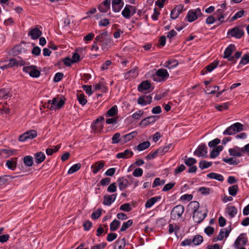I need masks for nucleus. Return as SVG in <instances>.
Returning <instances> with one entry per match:
<instances>
[{
    "label": "nucleus",
    "mask_w": 249,
    "mask_h": 249,
    "mask_svg": "<svg viewBox=\"0 0 249 249\" xmlns=\"http://www.w3.org/2000/svg\"><path fill=\"white\" fill-rule=\"evenodd\" d=\"M113 44L111 36L108 34L107 31H103L95 38L91 50L97 52L99 50V45H100L101 47V49L103 51L106 52Z\"/></svg>",
    "instance_id": "obj_1"
},
{
    "label": "nucleus",
    "mask_w": 249,
    "mask_h": 249,
    "mask_svg": "<svg viewBox=\"0 0 249 249\" xmlns=\"http://www.w3.org/2000/svg\"><path fill=\"white\" fill-rule=\"evenodd\" d=\"M243 125L240 123H236L228 127L223 133V135H232L243 129Z\"/></svg>",
    "instance_id": "obj_2"
},
{
    "label": "nucleus",
    "mask_w": 249,
    "mask_h": 249,
    "mask_svg": "<svg viewBox=\"0 0 249 249\" xmlns=\"http://www.w3.org/2000/svg\"><path fill=\"white\" fill-rule=\"evenodd\" d=\"M169 74L166 70L160 69L158 70L155 74L152 75L153 80L157 82H161L168 78Z\"/></svg>",
    "instance_id": "obj_3"
},
{
    "label": "nucleus",
    "mask_w": 249,
    "mask_h": 249,
    "mask_svg": "<svg viewBox=\"0 0 249 249\" xmlns=\"http://www.w3.org/2000/svg\"><path fill=\"white\" fill-rule=\"evenodd\" d=\"M23 71L28 73L32 77L37 78L40 75V71L34 65L24 67Z\"/></svg>",
    "instance_id": "obj_4"
},
{
    "label": "nucleus",
    "mask_w": 249,
    "mask_h": 249,
    "mask_svg": "<svg viewBox=\"0 0 249 249\" xmlns=\"http://www.w3.org/2000/svg\"><path fill=\"white\" fill-rule=\"evenodd\" d=\"M202 13L199 8H197L195 10H189L186 18L188 21L192 22L196 20L199 16H202Z\"/></svg>",
    "instance_id": "obj_5"
},
{
    "label": "nucleus",
    "mask_w": 249,
    "mask_h": 249,
    "mask_svg": "<svg viewBox=\"0 0 249 249\" xmlns=\"http://www.w3.org/2000/svg\"><path fill=\"white\" fill-rule=\"evenodd\" d=\"M207 212L199 210L193 213V219L196 223H200L202 222L207 215Z\"/></svg>",
    "instance_id": "obj_6"
},
{
    "label": "nucleus",
    "mask_w": 249,
    "mask_h": 249,
    "mask_svg": "<svg viewBox=\"0 0 249 249\" xmlns=\"http://www.w3.org/2000/svg\"><path fill=\"white\" fill-rule=\"evenodd\" d=\"M104 120L103 117H100L96 119L92 124L91 127L94 133H97L101 131L103 128V124L102 122Z\"/></svg>",
    "instance_id": "obj_7"
},
{
    "label": "nucleus",
    "mask_w": 249,
    "mask_h": 249,
    "mask_svg": "<svg viewBox=\"0 0 249 249\" xmlns=\"http://www.w3.org/2000/svg\"><path fill=\"white\" fill-rule=\"evenodd\" d=\"M184 211V208L181 205H178L172 209L171 212V217L173 219L179 218Z\"/></svg>",
    "instance_id": "obj_8"
},
{
    "label": "nucleus",
    "mask_w": 249,
    "mask_h": 249,
    "mask_svg": "<svg viewBox=\"0 0 249 249\" xmlns=\"http://www.w3.org/2000/svg\"><path fill=\"white\" fill-rule=\"evenodd\" d=\"M244 35V32L243 29L238 27H235L228 32V35H230L231 36L236 38H241Z\"/></svg>",
    "instance_id": "obj_9"
},
{
    "label": "nucleus",
    "mask_w": 249,
    "mask_h": 249,
    "mask_svg": "<svg viewBox=\"0 0 249 249\" xmlns=\"http://www.w3.org/2000/svg\"><path fill=\"white\" fill-rule=\"evenodd\" d=\"M52 103L53 105H51L50 107H48V108L51 110L60 109L65 104V102L63 100H59L57 98H53Z\"/></svg>",
    "instance_id": "obj_10"
},
{
    "label": "nucleus",
    "mask_w": 249,
    "mask_h": 249,
    "mask_svg": "<svg viewBox=\"0 0 249 249\" xmlns=\"http://www.w3.org/2000/svg\"><path fill=\"white\" fill-rule=\"evenodd\" d=\"M235 47L233 44H231L228 47H227L226 50H225L224 53L223 57L224 58L228 59V60L230 62V61H233L234 59L231 56V54L234 51Z\"/></svg>",
    "instance_id": "obj_11"
},
{
    "label": "nucleus",
    "mask_w": 249,
    "mask_h": 249,
    "mask_svg": "<svg viewBox=\"0 0 249 249\" xmlns=\"http://www.w3.org/2000/svg\"><path fill=\"white\" fill-rule=\"evenodd\" d=\"M159 118V116H150L142 119L139 124L140 125L146 126L150 124L155 122Z\"/></svg>",
    "instance_id": "obj_12"
},
{
    "label": "nucleus",
    "mask_w": 249,
    "mask_h": 249,
    "mask_svg": "<svg viewBox=\"0 0 249 249\" xmlns=\"http://www.w3.org/2000/svg\"><path fill=\"white\" fill-rule=\"evenodd\" d=\"M184 6L181 4L177 5L171 11L170 17L173 19H176L182 12Z\"/></svg>",
    "instance_id": "obj_13"
},
{
    "label": "nucleus",
    "mask_w": 249,
    "mask_h": 249,
    "mask_svg": "<svg viewBox=\"0 0 249 249\" xmlns=\"http://www.w3.org/2000/svg\"><path fill=\"white\" fill-rule=\"evenodd\" d=\"M42 34V31L38 28L36 27L30 30L28 33V36H30L32 39L36 40L40 37Z\"/></svg>",
    "instance_id": "obj_14"
},
{
    "label": "nucleus",
    "mask_w": 249,
    "mask_h": 249,
    "mask_svg": "<svg viewBox=\"0 0 249 249\" xmlns=\"http://www.w3.org/2000/svg\"><path fill=\"white\" fill-rule=\"evenodd\" d=\"M207 146L205 144H201L194 152V155L198 157L204 156L207 154Z\"/></svg>",
    "instance_id": "obj_15"
},
{
    "label": "nucleus",
    "mask_w": 249,
    "mask_h": 249,
    "mask_svg": "<svg viewBox=\"0 0 249 249\" xmlns=\"http://www.w3.org/2000/svg\"><path fill=\"white\" fill-rule=\"evenodd\" d=\"M117 194L106 195L104 196L103 204L107 206L110 205L116 199Z\"/></svg>",
    "instance_id": "obj_16"
},
{
    "label": "nucleus",
    "mask_w": 249,
    "mask_h": 249,
    "mask_svg": "<svg viewBox=\"0 0 249 249\" xmlns=\"http://www.w3.org/2000/svg\"><path fill=\"white\" fill-rule=\"evenodd\" d=\"M248 242L247 238L244 236L243 233L241 234L236 239L234 242L235 247L238 249L239 246H245Z\"/></svg>",
    "instance_id": "obj_17"
},
{
    "label": "nucleus",
    "mask_w": 249,
    "mask_h": 249,
    "mask_svg": "<svg viewBox=\"0 0 249 249\" xmlns=\"http://www.w3.org/2000/svg\"><path fill=\"white\" fill-rule=\"evenodd\" d=\"M105 162L103 160L95 162L91 166L93 173L97 174L101 169L103 168Z\"/></svg>",
    "instance_id": "obj_18"
},
{
    "label": "nucleus",
    "mask_w": 249,
    "mask_h": 249,
    "mask_svg": "<svg viewBox=\"0 0 249 249\" xmlns=\"http://www.w3.org/2000/svg\"><path fill=\"white\" fill-rule=\"evenodd\" d=\"M137 132L135 131L124 135L121 138V142L123 144L135 138L137 135Z\"/></svg>",
    "instance_id": "obj_19"
},
{
    "label": "nucleus",
    "mask_w": 249,
    "mask_h": 249,
    "mask_svg": "<svg viewBox=\"0 0 249 249\" xmlns=\"http://www.w3.org/2000/svg\"><path fill=\"white\" fill-rule=\"evenodd\" d=\"M110 0H105L99 5L98 7V9L101 12L106 13L110 9Z\"/></svg>",
    "instance_id": "obj_20"
},
{
    "label": "nucleus",
    "mask_w": 249,
    "mask_h": 249,
    "mask_svg": "<svg viewBox=\"0 0 249 249\" xmlns=\"http://www.w3.org/2000/svg\"><path fill=\"white\" fill-rule=\"evenodd\" d=\"M133 6L130 5H126L124 10L122 11V14L126 19L130 18L131 16V10Z\"/></svg>",
    "instance_id": "obj_21"
},
{
    "label": "nucleus",
    "mask_w": 249,
    "mask_h": 249,
    "mask_svg": "<svg viewBox=\"0 0 249 249\" xmlns=\"http://www.w3.org/2000/svg\"><path fill=\"white\" fill-rule=\"evenodd\" d=\"M229 152L230 155L234 157H240L243 155L242 148H240L238 147L229 149Z\"/></svg>",
    "instance_id": "obj_22"
},
{
    "label": "nucleus",
    "mask_w": 249,
    "mask_h": 249,
    "mask_svg": "<svg viewBox=\"0 0 249 249\" xmlns=\"http://www.w3.org/2000/svg\"><path fill=\"white\" fill-rule=\"evenodd\" d=\"M133 153L132 151L126 149L124 152L119 153L116 155V158L118 159H127L132 157Z\"/></svg>",
    "instance_id": "obj_23"
},
{
    "label": "nucleus",
    "mask_w": 249,
    "mask_h": 249,
    "mask_svg": "<svg viewBox=\"0 0 249 249\" xmlns=\"http://www.w3.org/2000/svg\"><path fill=\"white\" fill-rule=\"evenodd\" d=\"M151 87V84L148 80L142 82L138 87V90L140 92H142L143 90H147Z\"/></svg>",
    "instance_id": "obj_24"
},
{
    "label": "nucleus",
    "mask_w": 249,
    "mask_h": 249,
    "mask_svg": "<svg viewBox=\"0 0 249 249\" xmlns=\"http://www.w3.org/2000/svg\"><path fill=\"white\" fill-rule=\"evenodd\" d=\"M35 162L39 164L42 162L45 159V155L44 153L39 152L34 154Z\"/></svg>",
    "instance_id": "obj_25"
},
{
    "label": "nucleus",
    "mask_w": 249,
    "mask_h": 249,
    "mask_svg": "<svg viewBox=\"0 0 249 249\" xmlns=\"http://www.w3.org/2000/svg\"><path fill=\"white\" fill-rule=\"evenodd\" d=\"M161 199V196H156L149 199L145 204V207L146 208H151L156 202Z\"/></svg>",
    "instance_id": "obj_26"
},
{
    "label": "nucleus",
    "mask_w": 249,
    "mask_h": 249,
    "mask_svg": "<svg viewBox=\"0 0 249 249\" xmlns=\"http://www.w3.org/2000/svg\"><path fill=\"white\" fill-rule=\"evenodd\" d=\"M118 184L119 189L121 190H123L127 187L128 184V181L127 179L124 178H119L118 180Z\"/></svg>",
    "instance_id": "obj_27"
},
{
    "label": "nucleus",
    "mask_w": 249,
    "mask_h": 249,
    "mask_svg": "<svg viewBox=\"0 0 249 249\" xmlns=\"http://www.w3.org/2000/svg\"><path fill=\"white\" fill-rule=\"evenodd\" d=\"M17 158H13L10 160H8L6 161V165L9 169L12 170H14L17 166Z\"/></svg>",
    "instance_id": "obj_28"
},
{
    "label": "nucleus",
    "mask_w": 249,
    "mask_h": 249,
    "mask_svg": "<svg viewBox=\"0 0 249 249\" xmlns=\"http://www.w3.org/2000/svg\"><path fill=\"white\" fill-rule=\"evenodd\" d=\"M178 60L175 59H171L166 61L164 63V66L169 69H173L174 68L176 67L178 65Z\"/></svg>",
    "instance_id": "obj_29"
},
{
    "label": "nucleus",
    "mask_w": 249,
    "mask_h": 249,
    "mask_svg": "<svg viewBox=\"0 0 249 249\" xmlns=\"http://www.w3.org/2000/svg\"><path fill=\"white\" fill-rule=\"evenodd\" d=\"M223 147L221 145L217 146L216 148H213L210 153V158L213 159L216 157L219 154L220 152L223 150Z\"/></svg>",
    "instance_id": "obj_30"
},
{
    "label": "nucleus",
    "mask_w": 249,
    "mask_h": 249,
    "mask_svg": "<svg viewBox=\"0 0 249 249\" xmlns=\"http://www.w3.org/2000/svg\"><path fill=\"white\" fill-rule=\"evenodd\" d=\"M207 176L210 178L215 179L220 181H223L224 180V178L222 175L215 173L212 172L209 173Z\"/></svg>",
    "instance_id": "obj_31"
},
{
    "label": "nucleus",
    "mask_w": 249,
    "mask_h": 249,
    "mask_svg": "<svg viewBox=\"0 0 249 249\" xmlns=\"http://www.w3.org/2000/svg\"><path fill=\"white\" fill-rule=\"evenodd\" d=\"M173 146L172 143H170L168 145L164 147H160L159 148L160 150V154L161 155H163L164 154L169 152L173 150Z\"/></svg>",
    "instance_id": "obj_32"
},
{
    "label": "nucleus",
    "mask_w": 249,
    "mask_h": 249,
    "mask_svg": "<svg viewBox=\"0 0 249 249\" xmlns=\"http://www.w3.org/2000/svg\"><path fill=\"white\" fill-rule=\"evenodd\" d=\"M23 162L27 166L30 167L33 164V158L31 156H26L24 157Z\"/></svg>",
    "instance_id": "obj_33"
},
{
    "label": "nucleus",
    "mask_w": 249,
    "mask_h": 249,
    "mask_svg": "<svg viewBox=\"0 0 249 249\" xmlns=\"http://www.w3.org/2000/svg\"><path fill=\"white\" fill-rule=\"evenodd\" d=\"M150 146V142L149 141H145L140 143L137 146L138 151H142L148 148Z\"/></svg>",
    "instance_id": "obj_34"
},
{
    "label": "nucleus",
    "mask_w": 249,
    "mask_h": 249,
    "mask_svg": "<svg viewBox=\"0 0 249 249\" xmlns=\"http://www.w3.org/2000/svg\"><path fill=\"white\" fill-rule=\"evenodd\" d=\"M188 207L191 209L193 213L195 212L199 211L198 208L199 207V204L197 201H192L189 204Z\"/></svg>",
    "instance_id": "obj_35"
},
{
    "label": "nucleus",
    "mask_w": 249,
    "mask_h": 249,
    "mask_svg": "<svg viewBox=\"0 0 249 249\" xmlns=\"http://www.w3.org/2000/svg\"><path fill=\"white\" fill-rule=\"evenodd\" d=\"M237 213V209L234 206H229L228 208V213L229 216L232 218L235 216V215Z\"/></svg>",
    "instance_id": "obj_36"
},
{
    "label": "nucleus",
    "mask_w": 249,
    "mask_h": 249,
    "mask_svg": "<svg viewBox=\"0 0 249 249\" xmlns=\"http://www.w3.org/2000/svg\"><path fill=\"white\" fill-rule=\"evenodd\" d=\"M81 167V164L80 163H76L73 165L69 170L68 173L69 174H73L78 170H79Z\"/></svg>",
    "instance_id": "obj_37"
},
{
    "label": "nucleus",
    "mask_w": 249,
    "mask_h": 249,
    "mask_svg": "<svg viewBox=\"0 0 249 249\" xmlns=\"http://www.w3.org/2000/svg\"><path fill=\"white\" fill-rule=\"evenodd\" d=\"M238 187L237 185H233L228 188L229 193L232 196H235L238 192Z\"/></svg>",
    "instance_id": "obj_38"
},
{
    "label": "nucleus",
    "mask_w": 249,
    "mask_h": 249,
    "mask_svg": "<svg viewBox=\"0 0 249 249\" xmlns=\"http://www.w3.org/2000/svg\"><path fill=\"white\" fill-rule=\"evenodd\" d=\"M223 160L231 165H237L239 163V160L233 158H224Z\"/></svg>",
    "instance_id": "obj_39"
},
{
    "label": "nucleus",
    "mask_w": 249,
    "mask_h": 249,
    "mask_svg": "<svg viewBox=\"0 0 249 249\" xmlns=\"http://www.w3.org/2000/svg\"><path fill=\"white\" fill-rule=\"evenodd\" d=\"M117 107L114 105L107 111V114L108 116L113 117L117 113Z\"/></svg>",
    "instance_id": "obj_40"
},
{
    "label": "nucleus",
    "mask_w": 249,
    "mask_h": 249,
    "mask_svg": "<svg viewBox=\"0 0 249 249\" xmlns=\"http://www.w3.org/2000/svg\"><path fill=\"white\" fill-rule=\"evenodd\" d=\"M120 225V221L114 220L110 224V230L112 231H116Z\"/></svg>",
    "instance_id": "obj_41"
},
{
    "label": "nucleus",
    "mask_w": 249,
    "mask_h": 249,
    "mask_svg": "<svg viewBox=\"0 0 249 249\" xmlns=\"http://www.w3.org/2000/svg\"><path fill=\"white\" fill-rule=\"evenodd\" d=\"M132 224H133V220L131 219L128 220L126 222H124L123 224V225L120 230V231H125L127 229L129 228L132 225Z\"/></svg>",
    "instance_id": "obj_42"
},
{
    "label": "nucleus",
    "mask_w": 249,
    "mask_h": 249,
    "mask_svg": "<svg viewBox=\"0 0 249 249\" xmlns=\"http://www.w3.org/2000/svg\"><path fill=\"white\" fill-rule=\"evenodd\" d=\"M160 154V150L158 149H157L154 152H150L145 157L146 159L147 160H150L151 159H153L157 157Z\"/></svg>",
    "instance_id": "obj_43"
},
{
    "label": "nucleus",
    "mask_w": 249,
    "mask_h": 249,
    "mask_svg": "<svg viewBox=\"0 0 249 249\" xmlns=\"http://www.w3.org/2000/svg\"><path fill=\"white\" fill-rule=\"evenodd\" d=\"M212 165L211 162H208L206 160H201L199 164V167L201 170L208 168Z\"/></svg>",
    "instance_id": "obj_44"
},
{
    "label": "nucleus",
    "mask_w": 249,
    "mask_h": 249,
    "mask_svg": "<svg viewBox=\"0 0 249 249\" xmlns=\"http://www.w3.org/2000/svg\"><path fill=\"white\" fill-rule=\"evenodd\" d=\"M203 238L202 236L197 235L194 236L192 241L195 245H198L203 242Z\"/></svg>",
    "instance_id": "obj_45"
},
{
    "label": "nucleus",
    "mask_w": 249,
    "mask_h": 249,
    "mask_svg": "<svg viewBox=\"0 0 249 249\" xmlns=\"http://www.w3.org/2000/svg\"><path fill=\"white\" fill-rule=\"evenodd\" d=\"M26 133L28 134L27 136L28 139H33L35 138L37 135L36 131L35 130H30L27 131L26 132Z\"/></svg>",
    "instance_id": "obj_46"
},
{
    "label": "nucleus",
    "mask_w": 249,
    "mask_h": 249,
    "mask_svg": "<svg viewBox=\"0 0 249 249\" xmlns=\"http://www.w3.org/2000/svg\"><path fill=\"white\" fill-rule=\"evenodd\" d=\"M120 209L121 211H123L126 212H130L132 210V208L130 206L129 203H126L122 204L120 207Z\"/></svg>",
    "instance_id": "obj_47"
},
{
    "label": "nucleus",
    "mask_w": 249,
    "mask_h": 249,
    "mask_svg": "<svg viewBox=\"0 0 249 249\" xmlns=\"http://www.w3.org/2000/svg\"><path fill=\"white\" fill-rule=\"evenodd\" d=\"M249 63V53L243 55L241 59L239 64L245 65Z\"/></svg>",
    "instance_id": "obj_48"
},
{
    "label": "nucleus",
    "mask_w": 249,
    "mask_h": 249,
    "mask_svg": "<svg viewBox=\"0 0 249 249\" xmlns=\"http://www.w3.org/2000/svg\"><path fill=\"white\" fill-rule=\"evenodd\" d=\"M218 64V61H215L211 63L210 65H208L206 69L207 71L209 72L212 71L213 70H214Z\"/></svg>",
    "instance_id": "obj_49"
},
{
    "label": "nucleus",
    "mask_w": 249,
    "mask_h": 249,
    "mask_svg": "<svg viewBox=\"0 0 249 249\" xmlns=\"http://www.w3.org/2000/svg\"><path fill=\"white\" fill-rule=\"evenodd\" d=\"M102 209H98L96 211L94 212L91 215V217L92 219H97L100 217L102 214Z\"/></svg>",
    "instance_id": "obj_50"
},
{
    "label": "nucleus",
    "mask_w": 249,
    "mask_h": 249,
    "mask_svg": "<svg viewBox=\"0 0 249 249\" xmlns=\"http://www.w3.org/2000/svg\"><path fill=\"white\" fill-rule=\"evenodd\" d=\"M245 11L244 10H241L239 11H238L231 19L230 21H233L236 19H237L238 18H240L242 17Z\"/></svg>",
    "instance_id": "obj_51"
},
{
    "label": "nucleus",
    "mask_w": 249,
    "mask_h": 249,
    "mask_svg": "<svg viewBox=\"0 0 249 249\" xmlns=\"http://www.w3.org/2000/svg\"><path fill=\"white\" fill-rule=\"evenodd\" d=\"M215 108L219 111H222L223 110H226L228 109L229 108V103H225L221 105H217L215 106Z\"/></svg>",
    "instance_id": "obj_52"
},
{
    "label": "nucleus",
    "mask_w": 249,
    "mask_h": 249,
    "mask_svg": "<svg viewBox=\"0 0 249 249\" xmlns=\"http://www.w3.org/2000/svg\"><path fill=\"white\" fill-rule=\"evenodd\" d=\"M120 134L119 133H115L112 137V143L113 144L118 143L121 142Z\"/></svg>",
    "instance_id": "obj_53"
},
{
    "label": "nucleus",
    "mask_w": 249,
    "mask_h": 249,
    "mask_svg": "<svg viewBox=\"0 0 249 249\" xmlns=\"http://www.w3.org/2000/svg\"><path fill=\"white\" fill-rule=\"evenodd\" d=\"M77 99L79 103L83 106L86 105L87 103V100L85 98V96L82 94L77 95Z\"/></svg>",
    "instance_id": "obj_54"
},
{
    "label": "nucleus",
    "mask_w": 249,
    "mask_h": 249,
    "mask_svg": "<svg viewBox=\"0 0 249 249\" xmlns=\"http://www.w3.org/2000/svg\"><path fill=\"white\" fill-rule=\"evenodd\" d=\"M10 96V94L8 92L4 89H0V98L7 99Z\"/></svg>",
    "instance_id": "obj_55"
},
{
    "label": "nucleus",
    "mask_w": 249,
    "mask_h": 249,
    "mask_svg": "<svg viewBox=\"0 0 249 249\" xmlns=\"http://www.w3.org/2000/svg\"><path fill=\"white\" fill-rule=\"evenodd\" d=\"M185 164L188 166H191L196 162V160L193 158H189L184 161Z\"/></svg>",
    "instance_id": "obj_56"
},
{
    "label": "nucleus",
    "mask_w": 249,
    "mask_h": 249,
    "mask_svg": "<svg viewBox=\"0 0 249 249\" xmlns=\"http://www.w3.org/2000/svg\"><path fill=\"white\" fill-rule=\"evenodd\" d=\"M64 76L62 72H57L53 78V81L55 83L58 82L62 80Z\"/></svg>",
    "instance_id": "obj_57"
},
{
    "label": "nucleus",
    "mask_w": 249,
    "mask_h": 249,
    "mask_svg": "<svg viewBox=\"0 0 249 249\" xmlns=\"http://www.w3.org/2000/svg\"><path fill=\"white\" fill-rule=\"evenodd\" d=\"M117 186L116 183L110 184L107 188V191L109 193H114L116 191Z\"/></svg>",
    "instance_id": "obj_58"
},
{
    "label": "nucleus",
    "mask_w": 249,
    "mask_h": 249,
    "mask_svg": "<svg viewBox=\"0 0 249 249\" xmlns=\"http://www.w3.org/2000/svg\"><path fill=\"white\" fill-rule=\"evenodd\" d=\"M82 89L89 95L92 94V87L91 85H83L82 86Z\"/></svg>",
    "instance_id": "obj_59"
},
{
    "label": "nucleus",
    "mask_w": 249,
    "mask_h": 249,
    "mask_svg": "<svg viewBox=\"0 0 249 249\" xmlns=\"http://www.w3.org/2000/svg\"><path fill=\"white\" fill-rule=\"evenodd\" d=\"M143 173L142 170L140 168H136L133 172V175L136 177H139L142 176Z\"/></svg>",
    "instance_id": "obj_60"
},
{
    "label": "nucleus",
    "mask_w": 249,
    "mask_h": 249,
    "mask_svg": "<svg viewBox=\"0 0 249 249\" xmlns=\"http://www.w3.org/2000/svg\"><path fill=\"white\" fill-rule=\"evenodd\" d=\"M164 180H161L159 178H157L155 179L154 181L152 184V187L155 188L157 186H160L164 183Z\"/></svg>",
    "instance_id": "obj_61"
},
{
    "label": "nucleus",
    "mask_w": 249,
    "mask_h": 249,
    "mask_svg": "<svg viewBox=\"0 0 249 249\" xmlns=\"http://www.w3.org/2000/svg\"><path fill=\"white\" fill-rule=\"evenodd\" d=\"M7 66L9 67H13L15 66H18V59L16 58L10 59Z\"/></svg>",
    "instance_id": "obj_62"
},
{
    "label": "nucleus",
    "mask_w": 249,
    "mask_h": 249,
    "mask_svg": "<svg viewBox=\"0 0 249 249\" xmlns=\"http://www.w3.org/2000/svg\"><path fill=\"white\" fill-rule=\"evenodd\" d=\"M220 142V139L218 138H216L211 141H210L208 145L210 147H213L216 146V145L218 144Z\"/></svg>",
    "instance_id": "obj_63"
},
{
    "label": "nucleus",
    "mask_w": 249,
    "mask_h": 249,
    "mask_svg": "<svg viewBox=\"0 0 249 249\" xmlns=\"http://www.w3.org/2000/svg\"><path fill=\"white\" fill-rule=\"evenodd\" d=\"M143 111L142 110H140L132 114V117L134 119L139 120L140 117L143 115Z\"/></svg>",
    "instance_id": "obj_64"
}]
</instances>
